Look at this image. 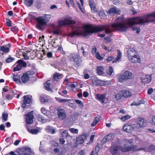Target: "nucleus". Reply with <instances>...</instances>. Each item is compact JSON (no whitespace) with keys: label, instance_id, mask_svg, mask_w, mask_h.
I'll use <instances>...</instances> for the list:
<instances>
[{"label":"nucleus","instance_id":"864d4df0","mask_svg":"<svg viewBox=\"0 0 155 155\" xmlns=\"http://www.w3.org/2000/svg\"><path fill=\"white\" fill-rule=\"evenodd\" d=\"M132 29L133 31H135L137 33H139L140 31V29L139 28L133 27L132 28Z\"/></svg>","mask_w":155,"mask_h":155},{"label":"nucleus","instance_id":"58836bf2","mask_svg":"<svg viewBox=\"0 0 155 155\" xmlns=\"http://www.w3.org/2000/svg\"><path fill=\"white\" fill-rule=\"evenodd\" d=\"M41 112L46 116H48L49 113V111L47 110L44 107H42L41 109Z\"/></svg>","mask_w":155,"mask_h":155},{"label":"nucleus","instance_id":"39448f33","mask_svg":"<svg viewBox=\"0 0 155 155\" xmlns=\"http://www.w3.org/2000/svg\"><path fill=\"white\" fill-rule=\"evenodd\" d=\"M84 31H81L82 36L86 37L89 34L97 32V26L93 27L92 25L87 24L84 28Z\"/></svg>","mask_w":155,"mask_h":155},{"label":"nucleus","instance_id":"aec40b11","mask_svg":"<svg viewBox=\"0 0 155 155\" xmlns=\"http://www.w3.org/2000/svg\"><path fill=\"white\" fill-rule=\"evenodd\" d=\"M133 74L131 72L128 71H122L120 74L121 78H130L132 76Z\"/></svg>","mask_w":155,"mask_h":155},{"label":"nucleus","instance_id":"1a4fd4ad","mask_svg":"<svg viewBox=\"0 0 155 155\" xmlns=\"http://www.w3.org/2000/svg\"><path fill=\"white\" fill-rule=\"evenodd\" d=\"M138 129H139V127L137 126L134 124H124L123 127L124 131L129 133H130L134 130H135Z\"/></svg>","mask_w":155,"mask_h":155},{"label":"nucleus","instance_id":"69168bd1","mask_svg":"<svg viewBox=\"0 0 155 155\" xmlns=\"http://www.w3.org/2000/svg\"><path fill=\"white\" fill-rule=\"evenodd\" d=\"M97 117H95L94 121L92 122L91 124V126L92 127H94L97 124V120L96 119Z\"/></svg>","mask_w":155,"mask_h":155},{"label":"nucleus","instance_id":"2eb2a0df","mask_svg":"<svg viewBox=\"0 0 155 155\" xmlns=\"http://www.w3.org/2000/svg\"><path fill=\"white\" fill-rule=\"evenodd\" d=\"M129 60L132 63H140L141 62V59L138 54H134L131 57H129L128 58Z\"/></svg>","mask_w":155,"mask_h":155},{"label":"nucleus","instance_id":"a18cd8bd","mask_svg":"<svg viewBox=\"0 0 155 155\" xmlns=\"http://www.w3.org/2000/svg\"><path fill=\"white\" fill-rule=\"evenodd\" d=\"M131 118V116L128 115L122 117L120 119L123 121H124L126 120L130 119Z\"/></svg>","mask_w":155,"mask_h":155},{"label":"nucleus","instance_id":"052dcab7","mask_svg":"<svg viewBox=\"0 0 155 155\" xmlns=\"http://www.w3.org/2000/svg\"><path fill=\"white\" fill-rule=\"evenodd\" d=\"M102 48L106 50H107L109 51H111L112 50V48L110 49L109 48H107L104 45H102Z\"/></svg>","mask_w":155,"mask_h":155},{"label":"nucleus","instance_id":"bf43d9fd","mask_svg":"<svg viewBox=\"0 0 155 155\" xmlns=\"http://www.w3.org/2000/svg\"><path fill=\"white\" fill-rule=\"evenodd\" d=\"M67 135L68 133L66 130H64L61 133V136L62 137H67Z\"/></svg>","mask_w":155,"mask_h":155},{"label":"nucleus","instance_id":"c9c22d12","mask_svg":"<svg viewBox=\"0 0 155 155\" xmlns=\"http://www.w3.org/2000/svg\"><path fill=\"white\" fill-rule=\"evenodd\" d=\"M61 33V30L58 29H54L53 31V34L57 35H60Z\"/></svg>","mask_w":155,"mask_h":155},{"label":"nucleus","instance_id":"a878e982","mask_svg":"<svg viewBox=\"0 0 155 155\" xmlns=\"http://www.w3.org/2000/svg\"><path fill=\"white\" fill-rule=\"evenodd\" d=\"M26 127L28 131L31 134H37L39 132V130L38 129L31 128V127H29L27 125L26 126Z\"/></svg>","mask_w":155,"mask_h":155},{"label":"nucleus","instance_id":"6e6d98bb","mask_svg":"<svg viewBox=\"0 0 155 155\" xmlns=\"http://www.w3.org/2000/svg\"><path fill=\"white\" fill-rule=\"evenodd\" d=\"M61 74L56 72L54 74L53 78H59L61 77Z\"/></svg>","mask_w":155,"mask_h":155},{"label":"nucleus","instance_id":"0e129e2a","mask_svg":"<svg viewBox=\"0 0 155 155\" xmlns=\"http://www.w3.org/2000/svg\"><path fill=\"white\" fill-rule=\"evenodd\" d=\"M129 78H119V81L120 82H123L127 80Z\"/></svg>","mask_w":155,"mask_h":155},{"label":"nucleus","instance_id":"ddd939ff","mask_svg":"<svg viewBox=\"0 0 155 155\" xmlns=\"http://www.w3.org/2000/svg\"><path fill=\"white\" fill-rule=\"evenodd\" d=\"M34 153L32 151L30 148L25 147L22 149L18 154V155H34Z\"/></svg>","mask_w":155,"mask_h":155},{"label":"nucleus","instance_id":"423d86ee","mask_svg":"<svg viewBox=\"0 0 155 155\" xmlns=\"http://www.w3.org/2000/svg\"><path fill=\"white\" fill-rule=\"evenodd\" d=\"M70 58L73 61V69H76L80 65L82 62L80 55L78 53H73L71 54L69 56Z\"/></svg>","mask_w":155,"mask_h":155},{"label":"nucleus","instance_id":"412c9836","mask_svg":"<svg viewBox=\"0 0 155 155\" xmlns=\"http://www.w3.org/2000/svg\"><path fill=\"white\" fill-rule=\"evenodd\" d=\"M106 96L105 94H97V100L102 104H106L107 101L106 100Z\"/></svg>","mask_w":155,"mask_h":155},{"label":"nucleus","instance_id":"473e14b6","mask_svg":"<svg viewBox=\"0 0 155 155\" xmlns=\"http://www.w3.org/2000/svg\"><path fill=\"white\" fill-rule=\"evenodd\" d=\"M121 53L119 50H117V55L115 59V60L113 61V63L119 61L121 59Z\"/></svg>","mask_w":155,"mask_h":155},{"label":"nucleus","instance_id":"f8f14e48","mask_svg":"<svg viewBox=\"0 0 155 155\" xmlns=\"http://www.w3.org/2000/svg\"><path fill=\"white\" fill-rule=\"evenodd\" d=\"M58 111L57 115L58 118L61 120H63L66 117V113L64 108L59 107L57 109Z\"/></svg>","mask_w":155,"mask_h":155},{"label":"nucleus","instance_id":"ea45409f","mask_svg":"<svg viewBox=\"0 0 155 155\" xmlns=\"http://www.w3.org/2000/svg\"><path fill=\"white\" fill-rule=\"evenodd\" d=\"M98 15L101 18H105L106 16V14L103 11H101L98 13Z\"/></svg>","mask_w":155,"mask_h":155},{"label":"nucleus","instance_id":"f03ea898","mask_svg":"<svg viewBox=\"0 0 155 155\" xmlns=\"http://www.w3.org/2000/svg\"><path fill=\"white\" fill-rule=\"evenodd\" d=\"M154 21H155V12L152 14L147 15L142 17L135 18L130 19L129 21L130 25H134Z\"/></svg>","mask_w":155,"mask_h":155},{"label":"nucleus","instance_id":"4d7b16f0","mask_svg":"<svg viewBox=\"0 0 155 155\" xmlns=\"http://www.w3.org/2000/svg\"><path fill=\"white\" fill-rule=\"evenodd\" d=\"M105 56L104 54H102L101 56L99 53L97 52V59L101 60L103 59Z\"/></svg>","mask_w":155,"mask_h":155},{"label":"nucleus","instance_id":"338daca9","mask_svg":"<svg viewBox=\"0 0 155 155\" xmlns=\"http://www.w3.org/2000/svg\"><path fill=\"white\" fill-rule=\"evenodd\" d=\"M105 42L106 43H108L111 41V40L109 37H105L104 38Z\"/></svg>","mask_w":155,"mask_h":155},{"label":"nucleus","instance_id":"c756f323","mask_svg":"<svg viewBox=\"0 0 155 155\" xmlns=\"http://www.w3.org/2000/svg\"><path fill=\"white\" fill-rule=\"evenodd\" d=\"M51 85L50 81H48L46 82L44 84V87L45 89L48 91H51V88L50 86Z\"/></svg>","mask_w":155,"mask_h":155},{"label":"nucleus","instance_id":"3c124183","mask_svg":"<svg viewBox=\"0 0 155 155\" xmlns=\"http://www.w3.org/2000/svg\"><path fill=\"white\" fill-rule=\"evenodd\" d=\"M91 73V72L90 71L86 70V73L84 74V78H89Z\"/></svg>","mask_w":155,"mask_h":155},{"label":"nucleus","instance_id":"b1692460","mask_svg":"<svg viewBox=\"0 0 155 155\" xmlns=\"http://www.w3.org/2000/svg\"><path fill=\"white\" fill-rule=\"evenodd\" d=\"M86 138L84 135H82L78 137L76 139V143L77 144H82L84 142V140Z\"/></svg>","mask_w":155,"mask_h":155},{"label":"nucleus","instance_id":"dca6fc26","mask_svg":"<svg viewBox=\"0 0 155 155\" xmlns=\"http://www.w3.org/2000/svg\"><path fill=\"white\" fill-rule=\"evenodd\" d=\"M26 116V121L27 124H32L33 122V111L28 113Z\"/></svg>","mask_w":155,"mask_h":155},{"label":"nucleus","instance_id":"bb28decb","mask_svg":"<svg viewBox=\"0 0 155 155\" xmlns=\"http://www.w3.org/2000/svg\"><path fill=\"white\" fill-rule=\"evenodd\" d=\"M118 150V147L117 145H113L111 148L110 151L113 155H116Z\"/></svg>","mask_w":155,"mask_h":155},{"label":"nucleus","instance_id":"f3484780","mask_svg":"<svg viewBox=\"0 0 155 155\" xmlns=\"http://www.w3.org/2000/svg\"><path fill=\"white\" fill-rule=\"evenodd\" d=\"M107 13L108 14H119L120 13V10L119 8L114 7L110 8L109 10L107 12Z\"/></svg>","mask_w":155,"mask_h":155},{"label":"nucleus","instance_id":"6ab92c4d","mask_svg":"<svg viewBox=\"0 0 155 155\" xmlns=\"http://www.w3.org/2000/svg\"><path fill=\"white\" fill-rule=\"evenodd\" d=\"M69 35L71 38H73L75 36L81 35L82 36V34L81 31H79L78 28L76 29L74 31H72L69 34Z\"/></svg>","mask_w":155,"mask_h":155},{"label":"nucleus","instance_id":"de8ad7c7","mask_svg":"<svg viewBox=\"0 0 155 155\" xmlns=\"http://www.w3.org/2000/svg\"><path fill=\"white\" fill-rule=\"evenodd\" d=\"M97 48L95 46H93L91 49V52L93 54H95V57L97 58V53H96Z\"/></svg>","mask_w":155,"mask_h":155},{"label":"nucleus","instance_id":"a211bd4d","mask_svg":"<svg viewBox=\"0 0 155 155\" xmlns=\"http://www.w3.org/2000/svg\"><path fill=\"white\" fill-rule=\"evenodd\" d=\"M114 134H110L106 136L101 141V143L102 144H103L104 143H105L107 141L110 140H111L114 137Z\"/></svg>","mask_w":155,"mask_h":155},{"label":"nucleus","instance_id":"f257e3e1","mask_svg":"<svg viewBox=\"0 0 155 155\" xmlns=\"http://www.w3.org/2000/svg\"><path fill=\"white\" fill-rule=\"evenodd\" d=\"M130 19H129L126 21V20L124 18V16L122 15L117 18L115 20V22L112 24L111 26L97 25V32L101 31L105 29L106 33H110L113 31L111 27L120 31H125L127 30L128 27L133 25H130L129 21Z\"/></svg>","mask_w":155,"mask_h":155},{"label":"nucleus","instance_id":"13d9d810","mask_svg":"<svg viewBox=\"0 0 155 155\" xmlns=\"http://www.w3.org/2000/svg\"><path fill=\"white\" fill-rule=\"evenodd\" d=\"M7 25L8 27H11L12 26V21L8 19H6Z\"/></svg>","mask_w":155,"mask_h":155},{"label":"nucleus","instance_id":"72a5a7b5","mask_svg":"<svg viewBox=\"0 0 155 155\" xmlns=\"http://www.w3.org/2000/svg\"><path fill=\"white\" fill-rule=\"evenodd\" d=\"M25 5L27 6H31L33 4L34 0H24Z\"/></svg>","mask_w":155,"mask_h":155},{"label":"nucleus","instance_id":"37998d69","mask_svg":"<svg viewBox=\"0 0 155 155\" xmlns=\"http://www.w3.org/2000/svg\"><path fill=\"white\" fill-rule=\"evenodd\" d=\"M15 60L14 58L11 57L10 55L9 56V57H7L5 61L7 63H9L12 61Z\"/></svg>","mask_w":155,"mask_h":155},{"label":"nucleus","instance_id":"680f3d73","mask_svg":"<svg viewBox=\"0 0 155 155\" xmlns=\"http://www.w3.org/2000/svg\"><path fill=\"white\" fill-rule=\"evenodd\" d=\"M104 81H100L97 80V85H100L104 86Z\"/></svg>","mask_w":155,"mask_h":155},{"label":"nucleus","instance_id":"2f4dec72","mask_svg":"<svg viewBox=\"0 0 155 155\" xmlns=\"http://www.w3.org/2000/svg\"><path fill=\"white\" fill-rule=\"evenodd\" d=\"M38 121L45 123L47 122V120L41 115L38 114Z\"/></svg>","mask_w":155,"mask_h":155},{"label":"nucleus","instance_id":"0eeeda50","mask_svg":"<svg viewBox=\"0 0 155 155\" xmlns=\"http://www.w3.org/2000/svg\"><path fill=\"white\" fill-rule=\"evenodd\" d=\"M13 79L18 84H21L22 83L30 84L34 82L36 80V78H13Z\"/></svg>","mask_w":155,"mask_h":155},{"label":"nucleus","instance_id":"e433bc0d","mask_svg":"<svg viewBox=\"0 0 155 155\" xmlns=\"http://www.w3.org/2000/svg\"><path fill=\"white\" fill-rule=\"evenodd\" d=\"M11 31L15 33H17L19 31L18 28L16 26H14L11 27L10 28Z\"/></svg>","mask_w":155,"mask_h":155},{"label":"nucleus","instance_id":"c03bdc74","mask_svg":"<svg viewBox=\"0 0 155 155\" xmlns=\"http://www.w3.org/2000/svg\"><path fill=\"white\" fill-rule=\"evenodd\" d=\"M40 99L41 102L42 103H44L45 102H47L48 101V99L45 98V97L44 96H41L40 97Z\"/></svg>","mask_w":155,"mask_h":155},{"label":"nucleus","instance_id":"c85d7f7f","mask_svg":"<svg viewBox=\"0 0 155 155\" xmlns=\"http://www.w3.org/2000/svg\"><path fill=\"white\" fill-rule=\"evenodd\" d=\"M123 92L122 91H120L115 94V98L117 100H120L123 96Z\"/></svg>","mask_w":155,"mask_h":155},{"label":"nucleus","instance_id":"4468645a","mask_svg":"<svg viewBox=\"0 0 155 155\" xmlns=\"http://www.w3.org/2000/svg\"><path fill=\"white\" fill-rule=\"evenodd\" d=\"M136 123L138 124V126L139 128H143L147 125V121L146 120L141 118H138L136 120Z\"/></svg>","mask_w":155,"mask_h":155},{"label":"nucleus","instance_id":"a19ab883","mask_svg":"<svg viewBox=\"0 0 155 155\" xmlns=\"http://www.w3.org/2000/svg\"><path fill=\"white\" fill-rule=\"evenodd\" d=\"M113 72V69L111 66H109L108 68V69L107 71V74L109 75L110 76L112 74Z\"/></svg>","mask_w":155,"mask_h":155},{"label":"nucleus","instance_id":"603ef678","mask_svg":"<svg viewBox=\"0 0 155 155\" xmlns=\"http://www.w3.org/2000/svg\"><path fill=\"white\" fill-rule=\"evenodd\" d=\"M69 106L74 109H75L76 107V104L74 103H69Z\"/></svg>","mask_w":155,"mask_h":155},{"label":"nucleus","instance_id":"7c9ffc66","mask_svg":"<svg viewBox=\"0 0 155 155\" xmlns=\"http://www.w3.org/2000/svg\"><path fill=\"white\" fill-rule=\"evenodd\" d=\"M46 130L48 132L52 134H54L55 132V130L52 127L49 126H48L46 127Z\"/></svg>","mask_w":155,"mask_h":155},{"label":"nucleus","instance_id":"9b49d317","mask_svg":"<svg viewBox=\"0 0 155 155\" xmlns=\"http://www.w3.org/2000/svg\"><path fill=\"white\" fill-rule=\"evenodd\" d=\"M16 63L18 64L14 68L13 71H19L22 69L23 68H25L26 66V62L22 60H18Z\"/></svg>","mask_w":155,"mask_h":155},{"label":"nucleus","instance_id":"7ed1b4c3","mask_svg":"<svg viewBox=\"0 0 155 155\" xmlns=\"http://www.w3.org/2000/svg\"><path fill=\"white\" fill-rule=\"evenodd\" d=\"M33 19L37 21L36 28L40 30H44L45 28L44 26L49 21L50 15H46L45 16H40L37 17L33 16Z\"/></svg>","mask_w":155,"mask_h":155},{"label":"nucleus","instance_id":"79ce46f5","mask_svg":"<svg viewBox=\"0 0 155 155\" xmlns=\"http://www.w3.org/2000/svg\"><path fill=\"white\" fill-rule=\"evenodd\" d=\"M97 78H92L91 80V85L92 86H96L97 85V81L96 79Z\"/></svg>","mask_w":155,"mask_h":155},{"label":"nucleus","instance_id":"5701e85b","mask_svg":"<svg viewBox=\"0 0 155 155\" xmlns=\"http://www.w3.org/2000/svg\"><path fill=\"white\" fill-rule=\"evenodd\" d=\"M127 54L128 58L134 55L135 54H138L136 51L133 48H129L127 51Z\"/></svg>","mask_w":155,"mask_h":155},{"label":"nucleus","instance_id":"9d476101","mask_svg":"<svg viewBox=\"0 0 155 155\" xmlns=\"http://www.w3.org/2000/svg\"><path fill=\"white\" fill-rule=\"evenodd\" d=\"M23 99L21 102V106L24 108L27 105L30 104L32 101V97L30 95H26L23 96Z\"/></svg>","mask_w":155,"mask_h":155},{"label":"nucleus","instance_id":"774afa93","mask_svg":"<svg viewBox=\"0 0 155 155\" xmlns=\"http://www.w3.org/2000/svg\"><path fill=\"white\" fill-rule=\"evenodd\" d=\"M23 56L24 57V59L25 60H28L29 58V56L27 55V54L26 53H24Z\"/></svg>","mask_w":155,"mask_h":155},{"label":"nucleus","instance_id":"5fc2aeb1","mask_svg":"<svg viewBox=\"0 0 155 155\" xmlns=\"http://www.w3.org/2000/svg\"><path fill=\"white\" fill-rule=\"evenodd\" d=\"M77 5L78 7L79 8L80 10L83 13H84V9L83 8H81V5L80 4L79 2H77Z\"/></svg>","mask_w":155,"mask_h":155},{"label":"nucleus","instance_id":"393cba45","mask_svg":"<svg viewBox=\"0 0 155 155\" xmlns=\"http://www.w3.org/2000/svg\"><path fill=\"white\" fill-rule=\"evenodd\" d=\"M72 17L70 16L64 19L66 25H72L76 23V21L72 20Z\"/></svg>","mask_w":155,"mask_h":155},{"label":"nucleus","instance_id":"6e6552de","mask_svg":"<svg viewBox=\"0 0 155 155\" xmlns=\"http://www.w3.org/2000/svg\"><path fill=\"white\" fill-rule=\"evenodd\" d=\"M20 74L14 75L13 78L16 77V78H32L34 77V75L35 74L34 69L33 68L30 71H28L26 72L23 73L22 76L20 73Z\"/></svg>","mask_w":155,"mask_h":155},{"label":"nucleus","instance_id":"09e8293b","mask_svg":"<svg viewBox=\"0 0 155 155\" xmlns=\"http://www.w3.org/2000/svg\"><path fill=\"white\" fill-rule=\"evenodd\" d=\"M69 130L70 132L73 134H78V130L77 129L71 128Z\"/></svg>","mask_w":155,"mask_h":155},{"label":"nucleus","instance_id":"49530a36","mask_svg":"<svg viewBox=\"0 0 155 155\" xmlns=\"http://www.w3.org/2000/svg\"><path fill=\"white\" fill-rule=\"evenodd\" d=\"M8 117V115L7 114H5L3 113L2 115V120L3 122H5L7 121V117Z\"/></svg>","mask_w":155,"mask_h":155},{"label":"nucleus","instance_id":"cd10ccee","mask_svg":"<svg viewBox=\"0 0 155 155\" xmlns=\"http://www.w3.org/2000/svg\"><path fill=\"white\" fill-rule=\"evenodd\" d=\"M122 91L123 92V96L125 98L129 97L132 95L131 92L129 90H122Z\"/></svg>","mask_w":155,"mask_h":155},{"label":"nucleus","instance_id":"f704fd0d","mask_svg":"<svg viewBox=\"0 0 155 155\" xmlns=\"http://www.w3.org/2000/svg\"><path fill=\"white\" fill-rule=\"evenodd\" d=\"M141 82L144 84H148L151 81V78H142Z\"/></svg>","mask_w":155,"mask_h":155},{"label":"nucleus","instance_id":"20e7f679","mask_svg":"<svg viewBox=\"0 0 155 155\" xmlns=\"http://www.w3.org/2000/svg\"><path fill=\"white\" fill-rule=\"evenodd\" d=\"M124 143H125L124 147L121 148V150L123 152H127L134 150L137 148L136 145L131 144L132 142L131 140L127 139H124L122 140L117 139V143L120 144Z\"/></svg>","mask_w":155,"mask_h":155},{"label":"nucleus","instance_id":"4c0bfd02","mask_svg":"<svg viewBox=\"0 0 155 155\" xmlns=\"http://www.w3.org/2000/svg\"><path fill=\"white\" fill-rule=\"evenodd\" d=\"M104 70L102 67H97V74L101 75L104 74Z\"/></svg>","mask_w":155,"mask_h":155},{"label":"nucleus","instance_id":"4be33fe9","mask_svg":"<svg viewBox=\"0 0 155 155\" xmlns=\"http://www.w3.org/2000/svg\"><path fill=\"white\" fill-rule=\"evenodd\" d=\"M89 4L91 8L92 13H95L97 12V9L94 0H88Z\"/></svg>","mask_w":155,"mask_h":155},{"label":"nucleus","instance_id":"e2e57ef3","mask_svg":"<svg viewBox=\"0 0 155 155\" xmlns=\"http://www.w3.org/2000/svg\"><path fill=\"white\" fill-rule=\"evenodd\" d=\"M85 153L84 150H81L78 152V155H84Z\"/></svg>","mask_w":155,"mask_h":155},{"label":"nucleus","instance_id":"8fccbe9b","mask_svg":"<svg viewBox=\"0 0 155 155\" xmlns=\"http://www.w3.org/2000/svg\"><path fill=\"white\" fill-rule=\"evenodd\" d=\"M58 24L59 25L61 26H63L64 25H66V23L64 19L63 20L59 21L58 22Z\"/></svg>","mask_w":155,"mask_h":155}]
</instances>
